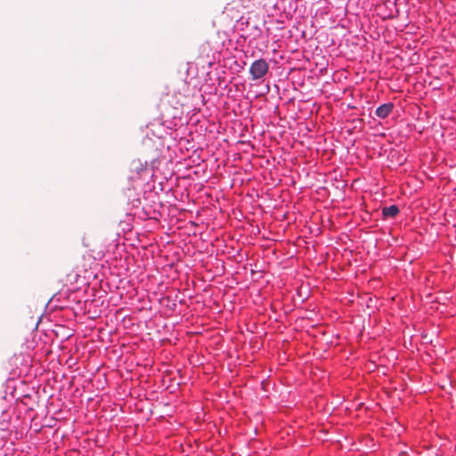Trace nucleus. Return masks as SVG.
<instances>
[{
    "instance_id": "f03ea898",
    "label": "nucleus",
    "mask_w": 456,
    "mask_h": 456,
    "mask_svg": "<svg viewBox=\"0 0 456 456\" xmlns=\"http://www.w3.org/2000/svg\"><path fill=\"white\" fill-rule=\"evenodd\" d=\"M393 108V103H384L377 108L376 116L379 118H386L392 112Z\"/></svg>"
},
{
    "instance_id": "7ed1b4c3",
    "label": "nucleus",
    "mask_w": 456,
    "mask_h": 456,
    "mask_svg": "<svg viewBox=\"0 0 456 456\" xmlns=\"http://www.w3.org/2000/svg\"><path fill=\"white\" fill-rule=\"evenodd\" d=\"M399 213V208L396 205H391L382 208V215L385 218H394Z\"/></svg>"
},
{
    "instance_id": "f257e3e1",
    "label": "nucleus",
    "mask_w": 456,
    "mask_h": 456,
    "mask_svg": "<svg viewBox=\"0 0 456 456\" xmlns=\"http://www.w3.org/2000/svg\"><path fill=\"white\" fill-rule=\"evenodd\" d=\"M268 69V63L264 59H259L251 64L249 73L252 79L256 80L262 78L267 73Z\"/></svg>"
}]
</instances>
